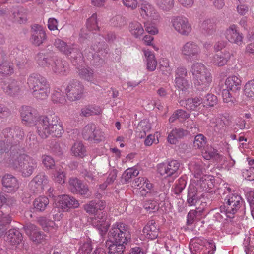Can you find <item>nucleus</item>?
<instances>
[{"label":"nucleus","instance_id":"f257e3e1","mask_svg":"<svg viewBox=\"0 0 254 254\" xmlns=\"http://www.w3.org/2000/svg\"><path fill=\"white\" fill-rule=\"evenodd\" d=\"M20 113L23 124L29 126L35 125L37 133L42 138L50 136L60 137L64 132L62 123L55 114L38 117L36 110L28 106H22Z\"/></svg>","mask_w":254,"mask_h":254},{"label":"nucleus","instance_id":"f03ea898","mask_svg":"<svg viewBox=\"0 0 254 254\" xmlns=\"http://www.w3.org/2000/svg\"><path fill=\"white\" fill-rule=\"evenodd\" d=\"M113 242L106 243L109 254H123L125 249V244L130 239V234L128 226L121 222H116L110 230Z\"/></svg>","mask_w":254,"mask_h":254},{"label":"nucleus","instance_id":"7ed1b4c3","mask_svg":"<svg viewBox=\"0 0 254 254\" xmlns=\"http://www.w3.org/2000/svg\"><path fill=\"white\" fill-rule=\"evenodd\" d=\"M5 139L0 141V155L3 153L10 151L15 156L20 151V143L24 135L23 132L19 128H7L3 131Z\"/></svg>","mask_w":254,"mask_h":254},{"label":"nucleus","instance_id":"20e7f679","mask_svg":"<svg viewBox=\"0 0 254 254\" xmlns=\"http://www.w3.org/2000/svg\"><path fill=\"white\" fill-rule=\"evenodd\" d=\"M10 168L18 172L23 177H28L34 172L37 166L36 160L31 156L21 153L15 154L12 159L9 160Z\"/></svg>","mask_w":254,"mask_h":254},{"label":"nucleus","instance_id":"39448f33","mask_svg":"<svg viewBox=\"0 0 254 254\" xmlns=\"http://www.w3.org/2000/svg\"><path fill=\"white\" fill-rule=\"evenodd\" d=\"M37 61L39 65L48 68L56 74L64 75L68 70L65 63L53 52L38 54Z\"/></svg>","mask_w":254,"mask_h":254},{"label":"nucleus","instance_id":"423d86ee","mask_svg":"<svg viewBox=\"0 0 254 254\" xmlns=\"http://www.w3.org/2000/svg\"><path fill=\"white\" fill-rule=\"evenodd\" d=\"M27 84L32 95L37 100H44L48 98L50 87L44 77L38 73L31 74L27 79Z\"/></svg>","mask_w":254,"mask_h":254},{"label":"nucleus","instance_id":"0eeeda50","mask_svg":"<svg viewBox=\"0 0 254 254\" xmlns=\"http://www.w3.org/2000/svg\"><path fill=\"white\" fill-rule=\"evenodd\" d=\"M227 205L225 207H221L220 211L221 216L223 218L224 215L226 218H233V215L240 209L242 205L243 200L240 194L238 193H230L225 199Z\"/></svg>","mask_w":254,"mask_h":254},{"label":"nucleus","instance_id":"6e6552de","mask_svg":"<svg viewBox=\"0 0 254 254\" xmlns=\"http://www.w3.org/2000/svg\"><path fill=\"white\" fill-rule=\"evenodd\" d=\"M189 247L192 254H213L216 250L215 243L212 241L201 238L192 240Z\"/></svg>","mask_w":254,"mask_h":254},{"label":"nucleus","instance_id":"1a4fd4ad","mask_svg":"<svg viewBox=\"0 0 254 254\" xmlns=\"http://www.w3.org/2000/svg\"><path fill=\"white\" fill-rule=\"evenodd\" d=\"M170 23L174 30L181 36H188L192 32V25L189 19L184 16H172Z\"/></svg>","mask_w":254,"mask_h":254},{"label":"nucleus","instance_id":"9d476101","mask_svg":"<svg viewBox=\"0 0 254 254\" xmlns=\"http://www.w3.org/2000/svg\"><path fill=\"white\" fill-rule=\"evenodd\" d=\"M181 55L188 60L197 59L201 53V45L197 42L190 41L180 48Z\"/></svg>","mask_w":254,"mask_h":254},{"label":"nucleus","instance_id":"9b49d317","mask_svg":"<svg viewBox=\"0 0 254 254\" xmlns=\"http://www.w3.org/2000/svg\"><path fill=\"white\" fill-rule=\"evenodd\" d=\"M180 163L176 160L159 164L157 166L158 173L163 178L177 177L179 174Z\"/></svg>","mask_w":254,"mask_h":254},{"label":"nucleus","instance_id":"f8f14e48","mask_svg":"<svg viewBox=\"0 0 254 254\" xmlns=\"http://www.w3.org/2000/svg\"><path fill=\"white\" fill-rule=\"evenodd\" d=\"M55 205L63 211H66L69 209L78 207L79 203L77 199L71 196L62 195L57 197Z\"/></svg>","mask_w":254,"mask_h":254},{"label":"nucleus","instance_id":"ddd939ff","mask_svg":"<svg viewBox=\"0 0 254 254\" xmlns=\"http://www.w3.org/2000/svg\"><path fill=\"white\" fill-rule=\"evenodd\" d=\"M66 95L70 101L80 99L83 93V86L77 81L70 82L66 88Z\"/></svg>","mask_w":254,"mask_h":254},{"label":"nucleus","instance_id":"4468645a","mask_svg":"<svg viewBox=\"0 0 254 254\" xmlns=\"http://www.w3.org/2000/svg\"><path fill=\"white\" fill-rule=\"evenodd\" d=\"M212 81V76L208 70L193 78L194 85L200 91L207 90Z\"/></svg>","mask_w":254,"mask_h":254},{"label":"nucleus","instance_id":"2eb2a0df","mask_svg":"<svg viewBox=\"0 0 254 254\" xmlns=\"http://www.w3.org/2000/svg\"><path fill=\"white\" fill-rule=\"evenodd\" d=\"M226 39L230 43L240 46L243 43V35L238 30V27L235 24L230 25L224 32Z\"/></svg>","mask_w":254,"mask_h":254},{"label":"nucleus","instance_id":"dca6fc26","mask_svg":"<svg viewBox=\"0 0 254 254\" xmlns=\"http://www.w3.org/2000/svg\"><path fill=\"white\" fill-rule=\"evenodd\" d=\"M47 39V35L43 27L38 24L31 27V42L36 46H39Z\"/></svg>","mask_w":254,"mask_h":254},{"label":"nucleus","instance_id":"f3484780","mask_svg":"<svg viewBox=\"0 0 254 254\" xmlns=\"http://www.w3.org/2000/svg\"><path fill=\"white\" fill-rule=\"evenodd\" d=\"M0 86L3 91L10 96L18 95L21 91L19 83L14 79H9L2 81Z\"/></svg>","mask_w":254,"mask_h":254},{"label":"nucleus","instance_id":"a211bd4d","mask_svg":"<svg viewBox=\"0 0 254 254\" xmlns=\"http://www.w3.org/2000/svg\"><path fill=\"white\" fill-rule=\"evenodd\" d=\"M139 10L141 16L144 19L154 20L158 17L154 6L146 1L141 2Z\"/></svg>","mask_w":254,"mask_h":254},{"label":"nucleus","instance_id":"6ab92c4d","mask_svg":"<svg viewBox=\"0 0 254 254\" xmlns=\"http://www.w3.org/2000/svg\"><path fill=\"white\" fill-rule=\"evenodd\" d=\"M1 183L4 190L7 192H14L19 187L18 179L13 175L9 174L3 176Z\"/></svg>","mask_w":254,"mask_h":254},{"label":"nucleus","instance_id":"aec40b11","mask_svg":"<svg viewBox=\"0 0 254 254\" xmlns=\"http://www.w3.org/2000/svg\"><path fill=\"white\" fill-rule=\"evenodd\" d=\"M93 214L94 216L92 219V224L93 226L96 227L102 232H106L109 228V224L106 221V212L102 211L101 213Z\"/></svg>","mask_w":254,"mask_h":254},{"label":"nucleus","instance_id":"412c9836","mask_svg":"<svg viewBox=\"0 0 254 254\" xmlns=\"http://www.w3.org/2000/svg\"><path fill=\"white\" fill-rule=\"evenodd\" d=\"M26 234L30 239L36 243H41L45 238V235L39 231L37 227L32 224H28L24 227Z\"/></svg>","mask_w":254,"mask_h":254},{"label":"nucleus","instance_id":"4be33fe9","mask_svg":"<svg viewBox=\"0 0 254 254\" xmlns=\"http://www.w3.org/2000/svg\"><path fill=\"white\" fill-rule=\"evenodd\" d=\"M22 240V235L19 230L13 229L8 231L7 233L5 243L9 249H14L20 243Z\"/></svg>","mask_w":254,"mask_h":254},{"label":"nucleus","instance_id":"5701e85b","mask_svg":"<svg viewBox=\"0 0 254 254\" xmlns=\"http://www.w3.org/2000/svg\"><path fill=\"white\" fill-rule=\"evenodd\" d=\"M232 56V54L229 50H224L223 51L214 54L212 57L211 63L218 67L225 66L230 61Z\"/></svg>","mask_w":254,"mask_h":254},{"label":"nucleus","instance_id":"b1692460","mask_svg":"<svg viewBox=\"0 0 254 254\" xmlns=\"http://www.w3.org/2000/svg\"><path fill=\"white\" fill-rule=\"evenodd\" d=\"M6 200L4 194L0 193V208L4 209L2 206L6 202ZM11 221V218L8 214L4 213L3 210H0V236L3 235L6 229V225L9 224Z\"/></svg>","mask_w":254,"mask_h":254},{"label":"nucleus","instance_id":"393cba45","mask_svg":"<svg viewBox=\"0 0 254 254\" xmlns=\"http://www.w3.org/2000/svg\"><path fill=\"white\" fill-rule=\"evenodd\" d=\"M132 187L140 190L141 195L145 196L151 190L152 185L147 178L139 177L132 182Z\"/></svg>","mask_w":254,"mask_h":254},{"label":"nucleus","instance_id":"a878e982","mask_svg":"<svg viewBox=\"0 0 254 254\" xmlns=\"http://www.w3.org/2000/svg\"><path fill=\"white\" fill-rule=\"evenodd\" d=\"M143 233L148 239L154 240L157 238L159 234V228L153 220L149 221L145 226Z\"/></svg>","mask_w":254,"mask_h":254},{"label":"nucleus","instance_id":"bb28decb","mask_svg":"<svg viewBox=\"0 0 254 254\" xmlns=\"http://www.w3.org/2000/svg\"><path fill=\"white\" fill-rule=\"evenodd\" d=\"M105 207L106 202L104 200H92L85 205L84 209L87 213L92 214L93 213H100L99 211L104 209Z\"/></svg>","mask_w":254,"mask_h":254},{"label":"nucleus","instance_id":"cd10ccee","mask_svg":"<svg viewBox=\"0 0 254 254\" xmlns=\"http://www.w3.org/2000/svg\"><path fill=\"white\" fill-rule=\"evenodd\" d=\"M200 178L197 184L200 191H208L214 187L215 179L213 176L205 175Z\"/></svg>","mask_w":254,"mask_h":254},{"label":"nucleus","instance_id":"c85d7f7f","mask_svg":"<svg viewBox=\"0 0 254 254\" xmlns=\"http://www.w3.org/2000/svg\"><path fill=\"white\" fill-rule=\"evenodd\" d=\"M142 51L146 59L147 69L149 71H154L156 68L157 64L154 53L146 49H143Z\"/></svg>","mask_w":254,"mask_h":254},{"label":"nucleus","instance_id":"c756f323","mask_svg":"<svg viewBox=\"0 0 254 254\" xmlns=\"http://www.w3.org/2000/svg\"><path fill=\"white\" fill-rule=\"evenodd\" d=\"M51 179L53 181L60 184H63L66 180V173L61 166H56L51 174Z\"/></svg>","mask_w":254,"mask_h":254},{"label":"nucleus","instance_id":"7c9ffc66","mask_svg":"<svg viewBox=\"0 0 254 254\" xmlns=\"http://www.w3.org/2000/svg\"><path fill=\"white\" fill-rule=\"evenodd\" d=\"M225 84L227 88L233 92L240 90L241 87V80L237 75L229 76L225 80Z\"/></svg>","mask_w":254,"mask_h":254},{"label":"nucleus","instance_id":"2f4dec72","mask_svg":"<svg viewBox=\"0 0 254 254\" xmlns=\"http://www.w3.org/2000/svg\"><path fill=\"white\" fill-rule=\"evenodd\" d=\"M48 180L47 177L44 173H39L30 182V185L32 188L38 190L43 189L44 186L47 184Z\"/></svg>","mask_w":254,"mask_h":254},{"label":"nucleus","instance_id":"473e14b6","mask_svg":"<svg viewBox=\"0 0 254 254\" xmlns=\"http://www.w3.org/2000/svg\"><path fill=\"white\" fill-rule=\"evenodd\" d=\"M151 124L147 120L140 121L135 130L136 136L139 138H143L146 135L147 133L151 130Z\"/></svg>","mask_w":254,"mask_h":254},{"label":"nucleus","instance_id":"72a5a7b5","mask_svg":"<svg viewBox=\"0 0 254 254\" xmlns=\"http://www.w3.org/2000/svg\"><path fill=\"white\" fill-rule=\"evenodd\" d=\"M38 222L43 229L47 232L55 233L58 228V226L54 221L48 220L45 217H40Z\"/></svg>","mask_w":254,"mask_h":254},{"label":"nucleus","instance_id":"f704fd0d","mask_svg":"<svg viewBox=\"0 0 254 254\" xmlns=\"http://www.w3.org/2000/svg\"><path fill=\"white\" fill-rule=\"evenodd\" d=\"M71 154L76 157L83 158L87 155L86 147L81 141L75 142L70 149Z\"/></svg>","mask_w":254,"mask_h":254},{"label":"nucleus","instance_id":"c9c22d12","mask_svg":"<svg viewBox=\"0 0 254 254\" xmlns=\"http://www.w3.org/2000/svg\"><path fill=\"white\" fill-rule=\"evenodd\" d=\"M129 31L131 35L135 38H140L144 32L142 24L136 21H132L129 23Z\"/></svg>","mask_w":254,"mask_h":254},{"label":"nucleus","instance_id":"e433bc0d","mask_svg":"<svg viewBox=\"0 0 254 254\" xmlns=\"http://www.w3.org/2000/svg\"><path fill=\"white\" fill-rule=\"evenodd\" d=\"M186 134V131L181 128L173 129L168 134V142L171 144H175L179 138H182Z\"/></svg>","mask_w":254,"mask_h":254},{"label":"nucleus","instance_id":"4c0bfd02","mask_svg":"<svg viewBox=\"0 0 254 254\" xmlns=\"http://www.w3.org/2000/svg\"><path fill=\"white\" fill-rule=\"evenodd\" d=\"M14 72L13 64L9 62H4L0 64V75L8 76Z\"/></svg>","mask_w":254,"mask_h":254},{"label":"nucleus","instance_id":"58836bf2","mask_svg":"<svg viewBox=\"0 0 254 254\" xmlns=\"http://www.w3.org/2000/svg\"><path fill=\"white\" fill-rule=\"evenodd\" d=\"M209 69L201 63L196 62L192 64L190 68V72L192 75V78L197 75H200Z\"/></svg>","mask_w":254,"mask_h":254},{"label":"nucleus","instance_id":"ea45409f","mask_svg":"<svg viewBox=\"0 0 254 254\" xmlns=\"http://www.w3.org/2000/svg\"><path fill=\"white\" fill-rule=\"evenodd\" d=\"M49 201L47 197L41 196L34 200L33 206L36 210L43 211L49 204Z\"/></svg>","mask_w":254,"mask_h":254},{"label":"nucleus","instance_id":"a19ab883","mask_svg":"<svg viewBox=\"0 0 254 254\" xmlns=\"http://www.w3.org/2000/svg\"><path fill=\"white\" fill-rule=\"evenodd\" d=\"M96 127V125L93 123H89L83 128L81 134L84 140L90 142Z\"/></svg>","mask_w":254,"mask_h":254},{"label":"nucleus","instance_id":"79ce46f5","mask_svg":"<svg viewBox=\"0 0 254 254\" xmlns=\"http://www.w3.org/2000/svg\"><path fill=\"white\" fill-rule=\"evenodd\" d=\"M156 5L164 11H169L174 6V0H154Z\"/></svg>","mask_w":254,"mask_h":254},{"label":"nucleus","instance_id":"37998d69","mask_svg":"<svg viewBox=\"0 0 254 254\" xmlns=\"http://www.w3.org/2000/svg\"><path fill=\"white\" fill-rule=\"evenodd\" d=\"M190 170L193 172L195 178H200L204 170V164L201 161L198 160L197 162L191 164Z\"/></svg>","mask_w":254,"mask_h":254},{"label":"nucleus","instance_id":"c03bdc74","mask_svg":"<svg viewBox=\"0 0 254 254\" xmlns=\"http://www.w3.org/2000/svg\"><path fill=\"white\" fill-rule=\"evenodd\" d=\"M102 112V109L98 106H88L82 109V114L85 117L99 115Z\"/></svg>","mask_w":254,"mask_h":254},{"label":"nucleus","instance_id":"a18cd8bd","mask_svg":"<svg viewBox=\"0 0 254 254\" xmlns=\"http://www.w3.org/2000/svg\"><path fill=\"white\" fill-rule=\"evenodd\" d=\"M78 73L81 78L88 81L94 79V71L89 67H83L79 69Z\"/></svg>","mask_w":254,"mask_h":254},{"label":"nucleus","instance_id":"49530a36","mask_svg":"<svg viewBox=\"0 0 254 254\" xmlns=\"http://www.w3.org/2000/svg\"><path fill=\"white\" fill-rule=\"evenodd\" d=\"M202 103V99L198 97L188 99L186 101L185 107L188 110H196Z\"/></svg>","mask_w":254,"mask_h":254},{"label":"nucleus","instance_id":"de8ad7c7","mask_svg":"<svg viewBox=\"0 0 254 254\" xmlns=\"http://www.w3.org/2000/svg\"><path fill=\"white\" fill-rule=\"evenodd\" d=\"M53 45L57 50L64 54L65 55L69 53L67 50L69 45H67V43L63 40L59 38L55 39L53 42Z\"/></svg>","mask_w":254,"mask_h":254},{"label":"nucleus","instance_id":"09e8293b","mask_svg":"<svg viewBox=\"0 0 254 254\" xmlns=\"http://www.w3.org/2000/svg\"><path fill=\"white\" fill-rule=\"evenodd\" d=\"M105 139V134L104 132L101 128L96 127L90 142L99 143L104 141Z\"/></svg>","mask_w":254,"mask_h":254},{"label":"nucleus","instance_id":"8fccbe9b","mask_svg":"<svg viewBox=\"0 0 254 254\" xmlns=\"http://www.w3.org/2000/svg\"><path fill=\"white\" fill-rule=\"evenodd\" d=\"M51 99L54 103L64 104L65 98L64 93L60 89H55L51 96Z\"/></svg>","mask_w":254,"mask_h":254},{"label":"nucleus","instance_id":"3c124183","mask_svg":"<svg viewBox=\"0 0 254 254\" xmlns=\"http://www.w3.org/2000/svg\"><path fill=\"white\" fill-rule=\"evenodd\" d=\"M27 11L23 8H20L17 10V12L14 11L13 13L15 21L19 23H24L26 22Z\"/></svg>","mask_w":254,"mask_h":254},{"label":"nucleus","instance_id":"603ef678","mask_svg":"<svg viewBox=\"0 0 254 254\" xmlns=\"http://www.w3.org/2000/svg\"><path fill=\"white\" fill-rule=\"evenodd\" d=\"M67 50L69 53L67 54H65V55L69 58L70 59L77 60L78 59H80L82 58V54L80 50L74 45H69Z\"/></svg>","mask_w":254,"mask_h":254},{"label":"nucleus","instance_id":"864d4df0","mask_svg":"<svg viewBox=\"0 0 254 254\" xmlns=\"http://www.w3.org/2000/svg\"><path fill=\"white\" fill-rule=\"evenodd\" d=\"M139 174L138 170L135 168L127 169L122 175V179L125 183L128 182L130 179L137 176Z\"/></svg>","mask_w":254,"mask_h":254},{"label":"nucleus","instance_id":"5fc2aeb1","mask_svg":"<svg viewBox=\"0 0 254 254\" xmlns=\"http://www.w3.org/2000/svg\"><path fill=\"white\" fill-rule=\"evenodd\" d=\"M87 28L90 31H96L99 29L97 23V15L94 13L89 18L87 21Z\"/></svg>","mask_w":254,"mask_h":254},{"label":"nucleus","instance_id":"6e6d98bb","mask_svg":"<svg viewBox=\"0 0 254 254\" xmlns=\"http://www.w3.org/2000/svg\"><path fill=\"white\" fill-rule=\"evenodd\" d=\"M79 245L78 252L79 254H89L93 249L91 243L89 241L81 242Z\"/></svg>","mask_w":254,"mask_h":254},{"label":"nucleus","instance_id":"4d7b16f0","mask_svg":"<svg viewBox=\"0 0 254 254\" xmlns=\"http://www.w3.org/2000/svg\"><path fill=\"white\" fill-rule=\"evenodd\" d=\"M244 94L249 98H254V79L248 81L244 86Z\"/></svg>","mask_w":254,"mask_h":254},{"label":"nucleus","instance_id":"13d9d810","mask_svg":"<svg viewBox=\"0 0 254 254\" xmlns=\"http://www.w3.org/2000/svg\"><path fill=\"white\" fill-rule=\"evenodd\" d=\"M161 70L162 74L167 75L171 73L172 68L170 65V62L168 59L163 58L160 61Z\"/></svg>","mask_w":254,"mask_h":254},{"label":"nucleus","instance_id":"bf43d9fd","mask_svg":"<svg viewBox=\"0 0 254 254\" xmlns=\"http://www.w3.org/2000/svg\"><path fill=\"white\" fill-rule=\"evenodd\" d=\"M143 207L149 213L155 212L159 208L157 202L152 200H146L144 202Z\"/></svg>","mask_w":254,"mask_h":254},{"label":"nucleus","instance_id":"052dcab7","mask_svg":"<svg viewBox=\"0 0 254 254\" xmlns=\"http://www.w3.org/2000/svg\"><path fill=\"white\" fill-rule=\"evenodd\" d=\"M206 143V137L203 134H199L194 138L193 146L195 148H201L204 146Z\"/></svg>","mask_w":254,"mask_h":254},{"label":"nucleus","instance_id":"680f3d73","mask_svg":"<svg viewBox=\"0 0 254 254\" xmlns=\"http://www.w3.org/2000/svg\"><path fill=\"white\" fill-rule=\"evenodd\" d=\"M159 135L158 132H155L154 134L148 135L144 140V145L146 146H150L153 143L158 144L159 142L158 139Z\"/></svg>","mask_w":254,"mask_h":254},{"label":"nucleus","instance_id":"e2e57ef3","mask_svg":"<svg viewBox=\"0 0 254 254\" xmlns=\"http://www.w3.org/2000/svg\"><path fill=\"white\" fill-rule=\"evenodd\" d=\"M81 181L75 177H72L69 178L68 181V189L73 193V192H76L78 189V187L79 186Z\"/></svg>","mask_w":254,"mask_h":254},{"label":"nucleus","instance_id":"0e129e2a","mask_svg":"<svg viewBox=\"0 0 254 254\" xmlns=\"http://www.w3.org/2000/svg\"><path fill=\"white\" fill-rule=\"evenodd\" d=\"M110 22L114 26L122 27L126 24V20L123 16L118 15L113 17Z\"/></svg>","mask_w":254,"mask_h":254},{"label":"nucleus","instance_id":"69168bd1","mask_svg":"<svg viewBox=\"0 0 254 254\" xmlns=\"http://www.w3.org/2000/svg\"><path fill=\"white\" fill-rule=\"evenodd\" d=\"M217 155V151L212 147H207L202 152L203 157L206 160H210Z\"/></svg>","mask_w":254,"mask_h":254},{"label":"nucleus","instance_id":"338daca9","mask_svg":"<svg viewBox=\"0 0 254 254\" xmlns=\"http://www.w3.org/2000/svg\"><path fill=\"white\" fill-rule=\"evenodd\" d=\"M42 158V163L47 169H52L55 166V161L50 156L44 155Z\"/></svg>","mask_w":254,"mask_h":254},{"label":"nucleus","instance_id":"774afa93","mask_svg":"<svg viewBox=\"0 0 254 254\" xmlns=\"http://www.w3.org/2000/svg\"><path fill=\"white\" fill-rule=\"evenodd\" d=\"M175 82L176 86L180 90H186L189 87L188 82L185 78L176 77Z\"/></svg>","mask_w":254,"mask_h":254}]
</instances>
